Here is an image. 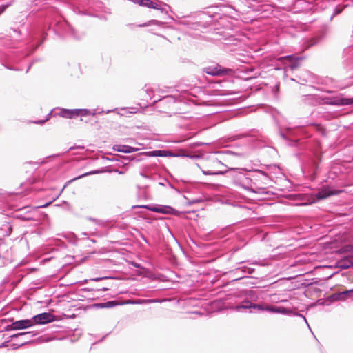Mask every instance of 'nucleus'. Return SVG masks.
<instances>
[{"label": "nucleus", "mask_w": 353, "mask_h": 353, "mask_svg": "<svg viewBox=\"0 0 353 353\" xmlns=\"http://www.w3.org/2000/svg\"><path fill=\"white\" fill-rule=\"evenodd\" d=\"M90 112L86 109H61L59 115L64 118L72 119L79 116H85Z\"/></svg>", "instance_id": "f257e3e1"}, {"label": "nucleus", "mask_w": 353, "mask_h": 353, "mask_svg": "<svg viewBox=\"0 0 353 353\" xmlns=\"http://www.w3.org/2000/svg\"><path fill=\"white\" fill-rule=\"evenodd\" d=\"M336 194V192H334L328 189L327 188H322L316 194L307 196V201L310 204L315 203L317 200L325 199L330 196Z\"/></svg>", "instance_id": "f03ea898"}, {"label": "nucleus", "mask_w": 353, "mask_h": 353, "mask_svg": "<svg viewBox=\"0 0 353 353\" xmlns=\"http://www.w3.org/2000/svg\"><path fill=\"white\" fill-rule=\"evenodd\" d=\"M34 325V322L32 319L20 320L13 322L12 324L7 326V330H17L24 328H28Z\"/></svg>", "instance_id": "7ed1b4c3"}, {"label": "nucleus", "mask_w": 353, "mask_h": 353, "mask_svg": "<svg viewBox=\"0 0 353 353\" xmlns=\"http://www.w3.org/2000/svg\"><path fill=\"white\" fill-rule=\"evenodd\" d=\"M32 319V321L35 324H45L52 322L54 320V316L48 312L41 313L40 314L34 316Z\"/></svg>", "instance_id": "20e7f679"}, {"label": "nucleus", "mask_w": 353, "mask_h": 353, "mask_svg": "<svg viewBox=\"0 0 353 353\" xmlns=\"http://www.w3.org/2000/svg\"><path fill=\"white\" fill-rule=\"evenodd\" d=\"M220 165V161L216 159H212L208 162V164L205 165V169L203 170V172L205 174H217L221 172L216 167Z\"/></svg>", "instance_id": "39448f33"}, {"label": "nucleus", "mask_w": 353, "mask_h": 353, "mask_svg": "<svg viewBox=\"0 0 353 353\" xmlns=\"http://www.w3.org/2000/svg\"><path fill=\"white\" fill-rule=\"evenodd\" d=\"M140 208H143L150 210V211L159 212L162 214H170L173 209L169 206H154L150 207L148 205H141Z\"/></svg>", "instance_id": "423d86ee"}, {"label": "nucleus", "mask_w": 353, "mask_h": 353, "mask_svg": "<svg viewBox=\"0 0 353 353\" xmlns=\"http://www.w3.org/2000/svg\"><path fill=\"white\" fill-rule=\"evenodd\" d=\"M353 293V290L343 291L342 292L334 294L331 296L332 301L345 300L347 297H351Z\"/></svg>", "instance_id": "0eeeda50"}, {"label": "nucleus", "mask_w": 353, "mask_h": 353, "mask_svg": "<svg viewBox=\"0 0 353 353\" xmlns=\"http://www.w3.org/2000/svg\"><path fill=\"white\" fill-rule=\"evenodd\" d=\"M207 74L212 76H221L228 73V70L225 69H219L217 67L212 68L208 67L205 69Z\"/></svg>", "instance_id": "6e6552de"}, {"label": "nucleus", "mask_w": 353, "mask_h": 353, "mask_svg": "<svg viewBox=\"0 0 353 353\" xmlns=\"http://www.w3.org/2000/svg\"><path fill=\"white\" fill-rule=\"evenodd\" d=\"M134 2L141 6H145L157 10L161 9L157 3H154L151 0H135Z\"/></svg>", "instance_id": "1a4fd4ad"}, {"label": "nucleus", "mask_w": 353, "mask_h": 353, "mask_svg": "<svg viewBox=\"0 0 353 353\" xmlns=\"http://www.w3.org/2000/svg\"><path fill=\"white\" fill-rule=\"evenodd\" d=\"M257 179H254V181L252 182V185H250L249 189L256 191L255 190H264L265 189V183H262L261 184L257 183Z\"/></svg>", "instance_id": "9d476101"}, {"label": "nucleus", "mask_w": 353, "mask_h": 353, "mask_svg": "<svg viewBox=\"0 0 353 353\" xmlns=\"http://www.w3.org/2000/svg\"><path fill=\"white\" fill-rule=\"evenodd\" d=\"M117 150L124 153H131L134 152L135 149L128 145H119Z\"/></svg>", "instance_id": "9b49d317"}, {"label": "nucleus", "mask_w": 353, "mask_h": 353, "mask_svg": "<svg viewBox=\"0 0 353 353\" xmlns=\"http://www.w3.org/2000/svg\"><path fill=\"white\" fill-rule=\"evenodd\" d=\"M252 308L257 309V310H266L272 311V312H274V311H275V310H274L273 307H266L265 308V307H263V305H260V304H254V303H252Z\"/></svg>", "instance_id": "f8f14e48"}, {"label": "nucleus", "mask_w": 353, "mask_h": 353, "mask_svg": "<svg viewBox=\"0 0 353 353\" xmlns=\"http://www.w3.org/2000/svg\"><path fill=\"white\" fill-rule=\"evenodd\" d=\"M236 308L237 310H240L241 309L252 308V303L248 301H244L242 304L237 305Z\"/></svg>", "instance_id": "ddd939ff"}, {"label": "nucleus", "mask_w": 353, "mask_h": 353, "mask_svg": "<svg viewBox=\"0 0 353 353\" xmlns=\"http://www.w3.org/2000/svg\"><path fill=\"white\" fill-rule=\"evenodd\" d=\"M167 152L163 150H156L151 152L152 156L165 157L168 156Z\"/></svg>", "instance_id": "4468645a"}, {"label": "nucleus", "mask_w": 353, "mask_h": 353, "mask_svg": "<svg viewBox=\"0 0 353 353\" xmlns=\"http://www.w3.org/2000/svg\"><path fill=\"white\" fill-rule=\"evenodd\" d=\"M241 182L243 183V184H246L249 182V181L250 180V178H248V177H245L244 176H242L241 178Z\"/></svg>", "instance_id": "2eb2a0df"}, {"label": "nucleus", "mask_w": 353, "mask_h": 353, "mask_svg": "<svg viewBox=\"0 0 353 353\" xmlns=\"http://www.w3.org/2000/svg\"><path fill=\"white\" fill-rule=\"evenodd\" d=\"M352 103H353V99H352L341 100V104H350Z\"/></svg>", "instance_id": "dca6fc26"}, {"label": "nucleus", "mask_w": 353, "mask_h": 353, "mask_svg": "<svg viewBox=\"0 0 353 353\" xmlns=\"http://www.w3.org/2000/svg\"><path fill=\"white\" fill-rule=\"evenodd\" d=\"M7 7H8L7 5H3V6H0V14H2L6 10Z\"/></svg>", "instance_id": "f3484780"}, {"label": "nucleus", "mask_w": 353, "mask_h": 353, "mask_svg": "<svg viewBox=\"0 0 353 353\" xmlns=\"http://www.w3.org/2000/svg\"><path fill=\"white\" fill-rule=\"evenodd\" d=\"M26 334V333H25V332L19 333V334H17L13 335L12 337H17V336H19L23 335V334Z\"/></svg>", "instance_id": "a211bd4d"}, {"label": "nucleus", "mask_w": 353, "mask_h": 353, "mask_svg": "<svg viewBox=\"0 0 353 353\" xmlns=\"http://www.w3.org/2000/svg\"><path fill=\"white\" fill-rule=\"evenodd\" d=\"M107 305H115L114 302V301H109L108 303H106Z\"/></svg>", "instance_id": "6ab92c4d"}, {"label": "nucleus", "mask_w": 353, "mask_h": 353, "mask_svg": "<svg viewBox=\"0 0 353 353\" xmlns=\"http://www.w3.org/2000/svg\"><path fill=\"white\" fill-rule=\"evenodd\" d=\"M285 59H289V60H292L293 57H292V56H286V57H285Z\"/></svg>", "instance_id": "aec40b11"}, {"label": "nucleus", "mask_w": 353, "mask_h": 353, "mask_svg": "<svg viewBox=\"0 0 353 353\" xmlns=\"http://www.w3.org/2000/svg\"><path fill=\"white\" fill-rule=\"evenodd\" d=\"M101 289H102L103 290H105V291H106V290H109V288H106L105 286H103Z\"/></svg>", "instance_id": "412c9836"}]
</instances>
